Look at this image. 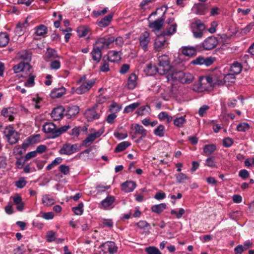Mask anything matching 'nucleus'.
I'll list each match as a JSON object with an SVG mask.
<instances>
[{
    "mask_svg": "<svg viewBox=\"0 0 254 254\" xmlns=\"http://www.w3.org/2000/svg\"><path fill=\"white\" fill-rule=\"evenodd\" d=\"M70 128L69 125L63 126L60 128H57L56 126L52 122H46L43 125V131L49 135L48 138H55L61 134L65 132Z\"/></svg>",
    "mask_w": 254,
    "mask_h": 254,
    "instance_id": "obj_1",
    "label": "nucleus"
},
{
    "mask_svg": "<svg viewBox=\"0 0 254 254\" xmlns=\"http://www.w3.org/2000/svg\"><path fill=\"white\" fill-rule=\"evenodd\" d=\"M168 80H178L183 84H190L194 79L193 75L189 72H184L182 70L173 69L166 76Z\"/></svg>",
    "mask_w": 254,
    "mask_h": 254,
    "instance_id": "obj_2",
    "label": "nucleus"
},
{
    "mask_svg": "<svg viewBox=\"0 0 254 254\" xmlns=\"http://www.w3.org/2000/svg\"><path fill=\"white\" fill-rule=\"evenodd\" d=\"M159 74L167 75L170 72L171 66L170 64L169 57L166 55L159 56L158 57Z\"/></svg>",
    "mask_w": 254,
    "mask_h": 254,
    "instance_id": "obj_3",
    "label": "nucleus"
},
{
    "mask_svg": "<svg viewBox=\"0 0 254 254\" xmlns=\"http://www.w3.org/2000/svg\"><path fill=\"white\" fill-rule=\"evenodd\" d=\"M217 39L214 36H210L206 38L201 44L197 45L198 51L210 50L214 48L218 44Z\"/></svg>",
    "mask_w": 254,
    "mask_h": 254,
    "instance_id": "obj_4",
    "label": "nucleus"
},
{
    "mask_svg": "<svg viewBox=\"0 0 254 254\" xmlns=\"http://www.w3.org/2000/svg\"><path fill=\"white\" fill-rule=\"evenodd\" d=\"M114 43V37L107 36L97 39L93 45L102 51L110 48V45Z\"/></svg>",
    "mask_w": 254,
    "mask_h": 254,
    "instance_id": "obj_5",
    "label": "nucleus"
},
{
    "mask_svg": "<svg viewBox=\"0 0 254 254\" xmlns=\"http://www.w3.org/2000/svg\"><path fill=\"white\" fill-rule=\"evenodd\" d=\"M191 28L194 37L200 38L202 36V31L205 29V26L200 20L197 19L191 24Z\"/></svg>",
    "mask_w": 254,
    "mask_h": 254,
    "instance_id": "obj_6",
    "label": "nucleus"
},
{
    "mask_svg": "<svg viewBox=\"0 0 254 254\" xmlns=\"http://www.w3.org/2000/svg\"><path fill=\"white\" fill-rule=\"evenodd\" d=\"M80 149V146L78 144H70L69 143H65L63 145V147L59 151L61 154H64L70 155Z\"/></svg>",
    "mask_w": 254,
    "mask_h": 254,
    "instance_id": "obj_7",
    "label": "nucleus"
},
{
    "mask_svg": "<svg viewBox=\"0 0 254 254\" xmlns=\"http://www.w3.org/2000/svg\"><path fill=\"white\" fill-rule=\"evenodd\" d=\"M104 131V128H101L98 131L93 133L89 134L87 137L82 141L81 145L85 147H88L97 138L99 137L103 133Z\"/></svg>",
    "mask_w": 254,
    "mask_h": 254,
    "instance_id": "obj_8",
    "label": "nucleus"
},
{
    "mask_svg": "<svg viewBox=\"0 0 254 254\" xmlns=\"http://www.w3.org/2000/svg\"><path fill=\"white\" fill-rule=\"evenodd\" d=\"M13 71L15 73L21 72L19 76L22 77L26 76L24 74L25 72L30 71L32 69V66L28 63L20 62L18 64L14 65L13 67Z\"/></svg>",
    "mask_w": 254,
    "mask_h": 254,
    "instance_id": "obj_9",
    "label": "nucleus"
},
{
    "mask_svg": "<svg viewBox=\"0 0 254 254\" xmlns=\"http://www.w3.org/2000/svg\"><path fill=\"white\" fill-rule=\"evenodd\" d=\"M99 248L103 253V254H114L117 251V247L115 243L113 242H107L101 245Z\"/></svg>",
    "mask_w": 254,
    "mask_h": 254,
    "instance_id": "obj_10",
    "label": "nucleus"
},
{
    "mask_svg": "<svg viewBox=\"0 0 254 254\" xmlns=\"http://www.w3.org/2000/svg\"><path fill=\"white\" fill-rule=\"evenodd\" d=\"M95 83V79L86 81L76 89V92L78 94H83L89 91L92 88Z\"/></svg>",
    "mask_w": 254,
    "mask_h": 254,
    "instance_id": "obj_11",
    "label": "nucleus"
},
{
    "mask_svg": "<svg viewBox=\"0 0 254 254\" xmlns=\"http://www.w3.org/2000/svg\"><path fill=\"white\" fill-rule=\"evenodd\" d=\"M139 45L141 48L146 51L147 50L148 44L150 41L149 33L145 31L142 33L139 37Z\"/></svg>",
    "mask_w": 254,
    "mask_h": 254,
    "instance_id": "obj_12",
    "label": "nucleus"
},
{
    "mask_svg": "<svg viewBox=\"0 0 254 254\" xmlns=\"http://www.w3.org/2000/svg\"><path fill=\"white\" fill-rule=\"evenodd\" d=\"M60 58V57L57 54V51L51 48L47 49L46 52L44 56V60L47 62Z\"/></svg>",
    "mask_w": 254,
    "mask_h": 254,
    "instance_id": "obj_13",
    "label": "nucleus"
},
{
    "mask_svg": "<svg viewBox=\"0 0 254 254\" xmlns=\"http://www.w3.org/2000/svg\"><path fill=\"white\" fill-rule=\"evenodd\" d=\"M164 20V18L160 17L153 21L150 22L148 26L154 31H159L162 28Z\"/></svg>",
    "mask_w": 254,
    "mask_h": 254,
    "instance_id": "obj_14",
    "label": "nucleus"
},
{
    "mask_svg": "<svg viewBox=\"0 0 254 254\" xmlns=\"http://www.w3.org/2000/svg\"><path fill=\"white\" fill-rule=\"evenodd\" d=\"M163 34L158 36L154 42V48L157 51H161L165 48V45H167L166 39Z\"/></svg>",
    "mask_w": 254,
    "mask_h": 254,
    "instance_id": "obj_15",
    "label": "nucleus"
},
{
    "mask_svg": "<svg viewBox=\"0 0 254 254\" xmlns=\"http://www.w3.org/2000/svg\"><path fill=\"white\" fill-rule=\"evenodd\" d=\"M84 116L89 122H92L95 120L98 119L100 114L95 110V108L89 109L84 113Z\"/></svg>",
    "mask_w": 254,
    "mask_h": 254,
    "instance_id": "obj_16",
    "label": "nucleus"
},
{
    "mask_svg": "<svg viewBox=\"0 0 254 254\" xmlns=\"http://www.w3.org/2000/svg\"><path fill=\"white\" fill-rule=\"evenodd\" d=\"M64 109L62 106L55 108L51 113V117L55 121H58L63 117Z\"/></svg>",
    "mask_w": 254,
    "mask_h": 254,
    "instance_id": "obj_17",
    "label": "nucleus"
},
{
    "mask_svg": "<svg viewBox=\"0 0 254 254\" xmlns=\"http://www.w3.org/2000/svg\"><path fill=\"white\" fill-rule=\"evenodd\" d=\"M93 46V49L90 54L92 60L96 63H98L101 61L102 58V50L99 49V47H96L94 45Z\"/></svg>",
    "mask_w": 254,
    "mask_h": 254,
    "instance_id": "obj_18",
    "label": "nucleus"
},
{
    "mask_svg": "<svg viewBox=\"0 0 254 254\" xmlns=\"http://www.w3.org/2000/svg\"><path fill=\"white\" fill-rule=\"evenodd\" d=\"M115 200V198L114 196L111 195L107 196L105 199L101 201V208L104 209H109L112 208V205Z\"/></svg>",
    "mask_w": 254,
    "mask_h": 254,
    "instance_id": "obj_19",
    "label": "nucleus"
},
{
    "mask_svg": "<svg viewBox=\"0 0 254 254\" xmlns=\"http://www.w3.org/2000/svg\"><path fill=\"white\" fill-rule=\"evenodd\" d=\"M137 77L135 73H132L129 75L128 77L127 82V88L129 90L134 89L137 86Z\"/></svg>",
    "mask_w": 254,
    "mask_h": 254,
    "instance_id": "obj_20",
    "label": "nucleus"
},
{
    "mask_svg": "<svg viewBox=\"0 0 254 254\" xmlns=\"http://www.w3.org/2000/svg\"><path fill=\"white\" fill-rule=\"evenodd\" d=\"M144 71L146 75L148 76H151L155 75L157 72L159 73V68L156 65H153L151 63L148 64L146 65L144 69Z\"/></svg>",
    "mask_w": 254,
    "mask_h": 254,
    "instance_id": "obj_21",
    "label": "nucleus"
},
{
    "mask_svg": "<svg viewBox=\"0 0 254 254\" xmlns=\"http://www.w3.org/2000/svg\"><path fill=\"white\" fill-rule=\"evenodd\" d=\"M135 187L136 184L133 181H127L121 185L122 190L126 192L132 191Z\"/></svg>",
    "mask_w": 254,
    "mask_h": 254,
    "instance_id": "obj_22",
    "label": "nucleus"
},
{
    "mask_svg": "<svg viewBox=\"0 0 254 254\" xmlns=\"http://www.w3.org/2000/svg\"><path fill=\"white\" fill-rule=\"evenodd\" d=\"M196 51H198L197 45L195 47H184L182 48V53L186 56L192 57L196 55Z\"/></svg>",
    "mask_w": 254,
    "mask_h": 254,
    "instance_id": "obj_23",
    "label": "nucleus"
},
{
    "mask_svg": "<svg viewBox=\"0 0 254 254\" xmlns=\"http://www.w3.org/2000/svg\"><path fill=\"white\" fill-rule=\"evenodd\" d=\"M66 92V89L63 86L58 88H54L51 92L50 96L52 98H60L64 95Z\"/></svg>",
    "mask_w": 254,
    "mask_h": 254,
    "instance_id": "obj_24",
    "label": "nucleus"
},
{
    "mask_svg": "<svg viewBox=\"0 0 254 254\" xmlns=\"http://www.w3.org/2000/svg\"><path fill=\"white\" fill-rule=\"evenodd\" d=\"M216 150V146L214 144H209L205 145L203 148L202 155L205 156H210Z\"/></svg>",
    "mask_w": 254,
    "mask_h": 254,
    "instance_id": "obj_25",
    "label": "nucleus"
},
{
    "mask_svg": "<svg viewBox=\"0 0 254 254\" xmlns=\"http://www.w3.org/2000/svg\"><path fill=\"white\" fill-rule=\"evenodd\" d=\"M79 111V108L77 106H72L67 108L65 116L68 119L76 115Z\"/></svg>",
    "mask_w": 254,
    "mask_h": 254,
    "instance_id": "obj_26",
    "label": "nucleus"
},
{
    "mask_svg": "<svg viewBox=\"0 0 254 254\" xmlns=\"http://www.w3.org/2000/svg\"><path fill=\"white\" fill-rule=\"evenodd\" d=\"M195 13L199 15H204L206 12L207 7L205 4L199 3L196 4L194 7Z\"/></svg>",
    "mask_w": 254,
    "mask_h": 254,
    "instance_id": "obj_27",
    "label": "nucleus"
},
{
    "mask_svg": "<svg viewBox=\"0 0 254 254\" xmlns=\"http://www.w3.org/2000/svg\"><path fill=\"white\" fill-rule=\"evenodd\" d=\"M113 17V14L111 13L103 18L100 21L98 22V25L102 27H105L108 26Z\"/></svg>",
    "mask_w": 254,
    "mask_h": 254,
    "instance_id": "obj_28",
    "label": "nucleus"
},
{
    "mask_svg": "<svg viewBox=\"0 0 254 254\" xmlns=\"http://www.w3.org/2000/svg\"><path fill=\"white\" fill-rule=\"evenodd\" d=\"M206 81L210 86H214L215 84H219L222 82L221 79H218L216 74H213L206 77Z\"/></svg>",
    "mask_w": 254,
    "mask_h": 254,
    "instance_id": "obj_29",
    "label": "nucleus"
},
{
    "mask_svg": "<svg viewBox=\"0 0 254 254\" xmlns=\"http://www.w3.org/2000/svg\"><path fill=\"white\" fill-rule=\"evenodd\" d=\"M131 143L129 141H123L119 143L116 147L114 152L116 153L121 152L126 150L128 147L130 146Z\"/></svg>",
    "mask_w": 254,
    "mask_h": 254,
    "instance_id": "obj_30",
    "label": "nucleus"
},
{
    "mask_svg": "<svg viewBox=\"0 0 254 254\" xmlns=\"http://www.w3.org/2000/svg\"><path fill=\"white\" fill-rule=\"evenodd\" d=\"M18 58L20 60L25 61V63H28L31 60V54L26 50H22L18 54Z\"/></svg>",
    "mask_w": 254,
    "mask_h": 254,
    "instance_id": "obj_31",
    "label": "nucleus"
},
{
    "mask_svg": "<svg viewBox=\"0 0 254 254\" xmlns=\"http://www.w3.org/2000/svg\"><path fill=\"white\" fill-rule=\"evenodd\" d=\"M32 69L30 70V71L27 72V74L28 76V78L26 82H25L24 85L26 87H32L35 85V78L36 76L32 74Z\"/></svg>",
    "mask_w": 254,
    "mask_h": 254,
    "instance_id": "obj_32",
    "label": "nucleus"
},
{
    "mask_svg": "<svg viewBox=\"0 0 254 254\" xmlns=\"http://www.w3.org/2000/svg\"><path fill=\"white\" fill-rule=\"evenodd\" d=\"M9 35L6 32L0 33V47H5L9 42Z\"/></svg>",
    "mask_w": 254,
    "mask_h": 254,
    "instance_id": "obj_33",
    "label": "nucleus"
},
{
    "mask_svg": "<svg viewBox=\"0 0 254 254\" xmlns=\"http://www.w3.org/2000/svg\"><path fill=\"white\" fill-rule=\"evenodd\" d=\"M166 208V204L165 203H162L159 204L153 205L151 209L152 212L157 214L161 213Z\"/></svg>",
    "mask_w": 254,
    "mask_h": 254,
    "instance_id": "obj_34",
    "label": "nucleus"
},
{
    "mask_svg": "<svg viewBox=\"0 0 254 254\" xmlns=\"http://www.w3.org/2000/svg\"><path fill=\"white\" fill-rule=\"evenodd\" d=\"M13 114V109L12 108H4L1 111V115L5 117L8 118L10 121H13L14 117L12 115Z\"/></svg>",
    "mask_w": 254,
    "mask_h": 254,
    "instance_id": "obj_35",
    "label": "nucleus"
},
{
    "mask_svg": "<svg viewBox=\"0 0 254 254\" xmlns=\"http://www.w3.org/2000/svg\"><path fill=\"white\" fill-rule=\"evenodd\" d=\"M35 29V33L37 36H44L47 33V28L43 24L38 26Z\"/></svg>",
    "mask_w": 254,
    "mask_h": 254,
    "instance_id": "obj_36",
    "label": "nucleus"
},
{
    "mask_svg": "<svg viewBox=\"0 0 254 254\" xmlns=\"http://www.w3.org/2000/svg\"><path fill=\"white\" fill-rule=\"evenodd\" d=\"M242 65L238 62H234L230 67V70L235 74H238L242 70Z\"/></svg>",
    "mask_w": 254,
    "mask_h": 254,
    "instance_id": "obj_37",
    "label": "nucleus"
},
{
    "mask_svg": "<svg viewBox=\"0 0 254 254\" xmlns=\"http://www.w3.org/2000/svg\"><path fill=\"white\" fill-rule=\"evenodd\" d=\"M177 26L176 23L172 24L170 27L166 28L165 30L162 32V34L164 36H170L174 34L176 32Z\"/></svg>",
    "mask_w": 254,
    "mask_h": 254,
    "instance_id": "obj_38",
    "label": "nucleus"
},
{
    "mask_svg": "<svg viewBox=\"0 0 254 254\" xmlns=\"http://www.w3.org/2000/svg\"><path fill=\"white\" fill-rule=\"evenodd\" d=\"M120 52L115 51H110L109 53L110 56L108 57V60L112 62H116L118 61L120 59Z\"/></svg>",
    "mask_w": 254,
    "mask_h": 254,
    "instance_id": "obj_39",
    "label": "nucleus"
},
{
    "mask_svg": "<svg viewBox=\"0 0 254 254\" xmlns=\"http://www.w3.org/2000/svg\"><path fill=\"white\" fill-rule=\"evenodd\" d=\"M134 129L135 133L142 135V137H146L147 135V131L142 126L138 124H135Z\"/></svg>",
    "mask_w": 254,
    "mask_h": 254,
    "instance_id": "obj_40",
    "label": "nucleus"
},
{
    "mask_svg": "<svg viewBox=\"0 0 254 254\" xmlns=\"http://www.w3.org/2000/svg\"><path fill=\"white\" fill-rule=\"evenodd\" d=\"M139 105L140 103L138 102L133 103L126 106L124 110V112L125 113H129L132 112L136 108H138Z\"/></svg>",
    "mask_w": 254,
    "mask_h": 254,
    "instance_id": "obj_41",
    "label": "nucleus"
},
{
    "mask_svg": "<svg viewBox=\"0 0 254 254\" xmlns=\"http://www.w3.org/2000/svg\"><path fill=\"white\" fill-rule=\"evenodd\" d=\"M186 122V116H181L180 117L176 118L174 120V124L179 127H181Z\"/></svg>",
    "mask_w": 254,
    "mask_h": 254,
    "instance_id": "obj_42",
    "label": "nucleus"
},
{
    "mask_svg": "<svg viewBox=\"0 0 254 254\" xmlns=\"http://www.w3.org/2000/svg\"><path fill=\"white\" fill-rule=\"evenodd\" d=\"M215 157L214 156H210L208 157L205 161L204 165L210 168H216V163L215 162Z\"/></svg>",
    "mask_w": 254,
    "mask_h": 254,
    "instance_id": "obj_43",
    "label": "nucleus"
},
{
    "mask_svg": "<svg viewBox=\"0 0 254 254\" xmlns=\"http://www.w3.org/2000/svg\"><path fill=\"white\" fill-rule=\"evenodd\" d=\"M154 133L158 136L163 137L165 134V127L162 125L158 126L154 130Z\"/></svg>",
    "mask_w": 254,
    "mask_h": 254,
    "instance_id": "obj_44",
    "label": "nucleus"
},
{
    "mask_svg": "<svg viewBox=\"0 0 254 254\" xmlns=\"http://www.w3.org/2000/svg\"><path fill=\"white\" fill-rule=\"evenodd\" d=\"M42 202L46 206H50L55 203V200L52 197H50L49 195L46 194L43 196Z\"/></svg>",
    "mask_w": 254,
    "mask_h": 254,
    "instance_id": "obj_45",
    "label": "nucleus"
},
{
    "mask_svg": "<svg viewBox=\"0 0 254 254\" xmlns=\"http://www.w3.org/2000/svg\"><path fill=\"white\" fill-rule=\"evenodd\" d=\"M56 232L53 231H49L46 233V241L49 243L52 242L56 240Z\"/></svg>",
    "mask_w": 254,
    "mask_h": 254,
    "instance_id": "obj_46",
    "label": "nucleus"
},
{
    "mask_svg": "<svg viewBox=\"0 0 254 254\" xmlns=\"http://www.w3.org/2000/svg\"><path fill=\"white\" fill-rule=\"evenodd\" d=\"M176 181L177 183L182 184L184 183V181L188 180L189 178L184 173H180L175 175Z\"/></svg>",
    "mask_w": 254,
    "mask_h": 254,
    "instance_id": "obj_47",
    "label": "nucleus"
},
{
    "mask_svg": "<svg viewBox=\"0 0 254 254\" xmlns=\"http://www.w3.org/2000/svg\"><path fill=\"white\" fill-rule=\"evenodd\" d=\"M83 203L82 202H80L78 204L77 206L73 207L72 209L74 212L75 214L77 215H81L83 214Z\"/></svg>",
    "mask_w": 254,
    "mask_h": 254,
    "instance_id": "obj_48",
    "label": "nucleus"
},
{
    "mask_svg": "<svg viewBox=\"0 0 254 254\" xmlns=\"http://www.w3.org/2000/svg\"><path fill=\"white\" fill-rule=\"evenodd\" d=\"M88 32V29L84 26L79 27L77 29V35L79 37H85Z\"/></svg>",
    "mask_w": 254,
    "mask_h": 254,
    "instance_id": "obj_49",
    "label": "nucleus"
},
{
    "mask_svg": "<svg viewBox=\"0 0 254 254\" xmlns=\"http://www.w3.org/2000/svg\"><path fill=\"white\" fill-rule=\"evenodd\" d=\"M250 127L249 124L247 123H242L239 124L237 127V129L239 131L245 132L249 130Z\"/></svg>",
    "mask_w": 254,
    "mask_h": 254,
    "instance_id": "obj_50",
    "label": "nucleus"
},
{
    "mask_svg": "<svg viewBox=\"0 0 254 254\" xmlns=\"http://www.w3.org/2000/svg\"><path fill=\"white\" fill-rule=\"evenodd\" d=\"M80 127H74L69 132V134L73 137H77L81 132Z\"/></svg>",
    "mask_w": 254,
    "mask_h": 254,
    "instance_id": "obj_51",
    "label": "nucleus"
},
{
    "mask_svg": "<svg viewBox=\"0 0 254 254\" xmlns=\"http://www.w3.org/2000/svg\"><path fill=\"white\" fill-rule=\"evenodd\" d=\"M150 111V107L148 105L143 106L138 109L136 114L138 115H143L145 114L144 112L148 113Z\"/></svg>",
    "mask_w": 254,
    "mask_h": 254,
    "instance_id": "obj_52",
    "label": "nucleus"
},
{
    "mask_svg": "<svg viewBox=\"0 0 254 254\" xmlns=\"http://www.w3.org/2000/svg\"><path fill=\"white\" fill-rule=\"evenodd\" d=\"M171 215H175L176 217L178 219L181 218L185 213V210L183 208H180L179 211H177L175 210H172L171 211Z\"/></svg>",
    "mask_w": 254,
    "mask_h": 254,
    "instance_id": "obj_53",
    "label": "nucleus"
},
{
    "mask_svg": "<svg viewBox=\"0 0 254 254\" xmlns=\"http://www.w3.org/2000/svg\"><path fill=\"white\" fill-rule=\"evenodd\" d=\"M233 143L234 140L231 137H228L223 140V145L226 148L231 147Z\"/></svg>",
    "mask_w": 254,
    "mask_h": 254,
    "instance_id": "obj_54",
    "label": "nucleus"
},
{
    "mask_svg": "<svg viewBox=\"0 0 254 254\" xmlns=\"http://www.w3.org/2000/svg\"><path fill=\"white\" fill-rule=\"evenodd\" d=\"M145 251L147 254H162L159 250L154 247H149L146 248Z\"/></svg>",
    "mask_w": 254,
    "mask_h": 254,
    "instance_id": "obj_55",
    "label": "nucleus"
},
{
    "mask_svg": "<svg viewBox=\"0 0 254 254\" xmlns=\"http://www.w3.org/2000/svg\"><path fill=\"white\" fill-rule=\"evenodd\" d=\"M8 141L11 144L16 143L19 139V135L17 132H15V134H12L11 136H9L7 137Z\"/></svg>",
    "mask_w": 254,
    "mask_h": 254,
    "instance_id": "obj_56",
    "label": "nucleus"
},
{
    "mask_svg": "<svg viewBox=\"0 0 254 254\" xmlns=\"http://www.w3.org/2000/svg\"><path fill=\"white\" fill-rule=\"evenodd\" d=\"M27 184V182L24 178H20L17 181L15 182V186L19 189L24 188Z\"/></svg>",
    "mask_w": 254,
    "mask_h": 254,
    "instance_id": "obj_57",
    "label": "nucleus"
},
{
    "mask_svg": "<svg viewBox=\"0 0 254 254\" xmlns=\"http://www.w3.org/2000/svg\"><path fill=\"white\" fill-rule=\"evenodd\" d=\"M50 68L52 69L57 70L61 67V62L58 60H53L50 64Z\"/></svg>",
    "mask_w": 254,
    "mask_h": 254,
    "instance_id": "obj_58",
    "label": "nucleus"
},
{
    "mask_svg": "<svg viewBox=\"0 0 254 254\" xmlns=\"http://www.w3.org/2000/svg\"><path fill=\"white\" fill-rule=\"evenodd\" d=\"M109 10L108 7H104L102 10H94L92 13L94 16L98 17L100 15H104Z\"/></svg>",
    "mask_w": 254,
    "mask_h": 254,
    "instance_id": "obj_59",
    "label": "nucleus"
},
{
    "mask_svg": "<svg viewBox=\"0 0 254 254\" xmlns=\"http://www.w3.org/2000/svg\"><path fill=\"white\" fill-rule=\"evenodd\" d=\"M223 79L225 82H234L235 80V76L234 73H229L226 74L223 77Z\"/></svg>",
    "mask_w": 254,
    "mask_h": 254,
    "instance_id": "obj_60",
    "label": "nucleus"
},
{
    "mask_svg": "<svg viewBox=\"0 0 254 254\" xmlns=\"http://www.w3.org/2000/svg\"><path fill=\"white\" fill-rule=\"evenodd\" d=\"M23 157L17 158V160L15 162V165L16 167L18 169H21L23 168V165L26 163L27 160L24 158L23 161H22L21 160Z\"/></svg>",
    "mask_w": 254,
    "mask_h": 254,
    "instance_id": "obj_61",
    "label": "nucleus"
},
{
    "mask_svg": "<svg viewBox=\"0 0 254 254\" xmlns=\"http://www.w3.org/2000/svg\"><path fill=\"white\" fill-rule=\"evenodd\" d=\"M15 132L16 131L14 130L13 127H6L4 131V133H5L7 138L9 136H11L12 134L15 135Z\"/></svg>",
    "mask_w": 254,
    "mask_h": 254,
    "instance_id": "obj_62",
    "label": "nucleus"
},
{
    "mask_svg": "<svg viewBox=\"0 0 254 254\" xmlns=\"http://www.w3.org/2000/svg\"><path fill=\"white\" fill-rule=\"evenodd\" d=\"M59 170L64 175H66L69 173V168L68 166L61 165L59 167Z\"/></svg>",
    "mask_w": 254,
    "mask_h": 254,
    "instance_id": "obj_63",
    "label": "nucleus"
},
{
    "mask_svg": "<svg viewBox=\"0 0 254 254\" xmlns=\"http://www.w3.org/2000/svg\"><path fill=\"white\" fill-rule=\"evenodd\" d=\"M136 225L141 229H144L148 226H149V224L146 221L140 220L136 224Z\"/></svg>",
    "mask_w": 254,
    "mask_h": 254,
    "instance_id": "obj_64",
    "label": "nucleus"
}]
</instances>
